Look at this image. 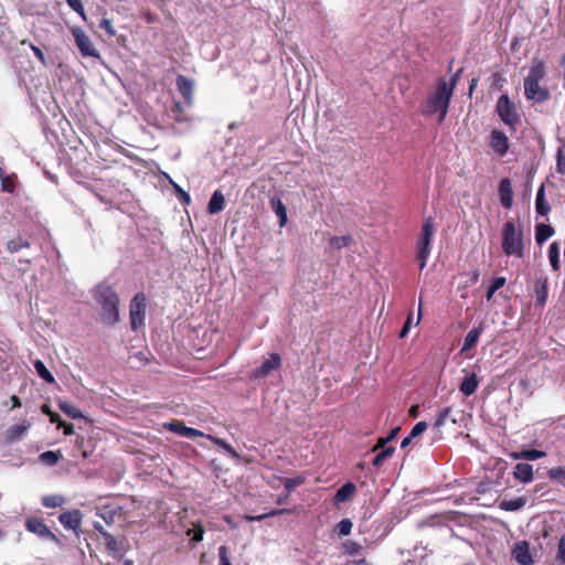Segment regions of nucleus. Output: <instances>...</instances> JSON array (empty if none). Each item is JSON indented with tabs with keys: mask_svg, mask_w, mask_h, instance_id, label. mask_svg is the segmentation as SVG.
<instances>
[{
	"mask_svg": "<svg viewBox=\"0 0 565 565\" xmlns=\"http://www.w3.org/2000/svg\"><path fill=\"white\" fill-rule=\"evenodd\" d=\"M356 491V487L352 482L344 483L340 489L337 490L335 500L338 502L347 501L354 492Z\"/></svg>",
	"mask_w": 565,
	"mask_h": 565,
	"instance_id": "nucleus-29",
	"label": "nucleus"
},
{
	"mask_svg": "<svg viewBox=\"0 0 565 565\" xmlns=\"http://www.w3.org/2000/svg\"><path fill=\"white\" fill-rule=\"evenodd\" d=\"M3 10L0 7V43L7 44L11 40V32L7 25V20L3 18Z\"/></svg>",
	"mask_w": 565,
	"mask_h": 565,
	"instance_id": "nucleus-39",
	"label": "nucleus"
},
{
	"mask_svg": "<svg viewBox=\"0 0 565 565\" xmlns=\"http://www.w3.org/2000/svg\"><path fill=\"white\" fill-rule=\"evenodd\" d=\"M118 508L106 505L97 509V515L100 516L108 525L115 522Z\"/></svg>",
	"mask_w": 565,
	"mask_h": 565,
	"instance_id": "nucleus-30",
	"label": "nucleus"
},
{
	"mask_svg": "<svg viewBox=\"0 0 565 565\" xmlns=\"http://www.w3.org/2000/svg\"><path fill=\"white\" fill-rule=\"evenodd\" d=\"M491 147L499 156H504L509 150V140L504 132L493 130L491 132Z\"/></svg>",
	"mask_w": 565,
	"mask_h": 565,
	"instance_id": "nucleus-14",
	"label": "nucleus"
},
{
	"mask_svg": "<svg viewBox=\"0 0 565 565\" xmlns=\"http://www.w3.org/2000/svg\"><path fill=\"white\" fill-rule=\"evenodd\" d=\"M50 417V422L51 423H57L60 425V423H62V420L60 419V415L52 412L51 415H49Z\"/></svg>",
	"mask_w": 565,
	"mask_h": 565,
	"instance_id": "nucleus-64",
	"label": "nucleus"
},
{
	"mask_svg": "<svg viewBox=\"0 0 565 565\" xmlns=\"http://www.w3.org/2000/svg\"><path fill=\"white\" fill-rule=\"evenodd\" d=\"M25 527L44 541L58 542L57 536L49 529L44 521L39 518H29L25 521Z\"/></svg>",
	"mask_w": 565,
	"mask_h": 565,
	"instance_id": "nucleus-8",
	"label": "nucleus"
},
{
	"mask_svg": "<svg viewBox=\"0 0 565 565\" xmlns=\"http://www.w3.org/2000/svg\"><path fill=\"white\" fill-rule=\"evenodd\" d=\"M548 259L554 270L559 269V245L557 242H553L548 248Z\"/></svg>",
	"mask_w": 565,
	"mask_h": 565,
	"instance_id": "nucleus-32",
	"label": "nucleus"
},
{
	"mask_svg": "<svg viewBox=\"0 0 565 565\" xmlns=\"http://www.w3.org/2000/svg\"><path fill=\"white\" fill-rule=\"evenodd\" d=\"M361 550L362 545L354 541L347 540L342 543V552L347 555H356L361 552Z\"/></svg>",
	"mask_w": 565,
	"mask_h": 565,
	"instance_id": "nucleus-42",
	"label": "nucleus"
},
{
	"mask_svg": "<svg viewBox=\"0 0 565 565\" xmlns=\"http://www.w3.org/2000/svg\"><path fill=\"white\" fill-rule=\"evenodd\" d=\"M478 385L479 381L477 379L476 373H471L470 375L463 379V381L459 385V390L465 396H470L477 391Z\"/></svg>",
	"mask_w": 565,
	"mask_h": 565,
	"instance_id": "nucleus-24",
	"label": "nucleus"
},
{
	"mask_svg": "<svg viewBox=\"0 0 565 565\" xmlns=\"http://www.w3.org/2000/svg\"><path fill=\"white\" fill-rule=\"evenodd\" d=\"M225 207V198L220 190L213 192L207 204V212L212 215L220 213Z\"/></svg>",
	"mask_w": 565,
	"mask_h": 565,
	"instance_id": "nucleus-22",
	"label": "nucleus"
},
{
	"mask_svg": "<svg viewBox=\"0 0 565 565\" xmlns=\"http://www.w3.org/2000/svg\"><path fill=\"white\" fill-rule=\"evenodd\" d=\"M146 297L143 294H137L130 302V322L132 330L139 329L145 323Z\"/></svg>",
	"mask_w": 565,
	"mask_h": 565,
	"instance_id": "nucleus-7",
	"label": "nucleus"
},
{
	"mask_svg": "<svg viewBox=\"0 0 565 565\" xmlns=\"http://www.w3.org/2000/svg\"><path fill=\"white\" fill-rule=\"evenodd\" d=\"M103 537L105 540L106 548L116 555L121 554V550L119 548V544L116 539L110 533H103Z\"/></svg>",
	"mask_w": 565,
	"mask_h": 565,
	"instance_id": "nucleus-40",
	"label": "nucleus"
},
{
	"mask_svg": "<svg viewBox=\"0 0 565 565\" xmlns=\"http://www.w3.org/2000/svg\"><path fill=\"white\" fill-rule=\"evenodd\" d=\"M546 75L545 63L541 60L533 58L529 74L524 79V83L541 82Z\"/></svg>",
	"mask_w": 565,
	"mask_h": 565,
	"instance_id": "nucleus-15",
	"label": "nucleus"
},
{
	"mask_svg": "<svg viewBox=\"0 0 565 565\" xmlns=\"http://www.w3.org/2000/svg\"><path fill=\"white\" fill-rule=\"evenodd\" d=\"M185 425L182 422L173 420L164 424V428L177 435L184 436Z\"/></svg>",
	"mask_w": 565,
	"mask_h": 565,
	"instance_id": "nucleus-46",
	"label": "nucleus"
},
{
	"mask_svg": "<svg viewBox=\"0 0 565 565\" xmlns=\"http://www.w3.org/2000/svg\"><path fill=\"white\" fill-rule=\"evenodd\" d=\"M207 438L212 439L217 446L222 447L231 457L238 458V454L225 440L212 436H207Z\"/></svg>",
	"mask_w": 565,
	"mask_h": 565,
	"instance_id": "nucleus-48",
	"label": "nucleus"
},
{
	"mask_svg": "<svg viewBox=\"0 0 565 565\" xmlns=\"http://www.w3.org/2000/svg\"><path fill=\"white\" fill-rule=\"evenodd\" d=\"M288 510L287 509H281V510H271L270 512L266 513V514H262V515H256V516H253V515H248L246 516V519L248 521H262L264 520L265 518L267 516H275V515H278V514H281V513H285L287 512Z\"/></svg>",
	"mask_w": 565,
	"mask_h": 565,
	"instance_id": "nucleus-52",
	"label": "nucleus"
},
{
	"mask_svg": "<svg viewBox=\"0 0 565 565\" xmlns=\"http://www.w3.org/2000/svg\"><path fill=\"white\" fill-rule=\"evenodd\" d=\"M536 306L544 307L548 297L547 278L540 277L534 282Z\"/></svg>",
	"mask_w": 565,
	"mask_h": 565,
	"instance_id": "nucleus-19",
	"label": "nucleus"
},
{
	"mask_svg": "<svg viewBox=\"0 0 565 565\" xmlns=\"http://www.w3.org/2000/svg\"><path fill=\"white\" fill-rule=\"evenodd\" d=\"M186 534L189 536L193 534L192 541L198 543L203 540L204 529L201 525H195L193 529H189Z\"/></svg>",
	"mask_w": 565,
	"mask_h": 565,
	"instance_id": "nucleus-50",
	"label": "nucleus"
},
{
	"mask_svg": "<svg viewBox=\"0 0 565 565\" xmlns=\"http://www.w3.org/2000/svg\"><path fill=\"white\" fill-rule=\"evenodd\" d=\"M174 188L179 194V198L180 200L185 203V204H189L191 202V198L189 195L188 192H185L184 190H182L180 186H178L177 184H174Z\"/></svg>",
	"mask_w": 565,
	"mask_h": 565,
	"instance_id": "nucleus-60",
	"label": "nucleus"
},
{
	"mask_svg": "<svg viewBox=\"0 0 565 565\" xmlns=\"http://www.w3.org/2000/svg\"><path fill=\"white\" fill-rule=\"evenodd\" d=\"M460 72L461 71H458L454 76L450 77L449 81H446L445 78L438 81L436 89L428 96L426 103L423 106V115H438V121H444L447 116L450 99L457 85Z\"/></svg>",
	"mask_w": 565,
	"mask_h": 565,
	"instance_id": "nucleus-1",
	"label": "nucleus"
},
{
	"mask_svg": "<svg viewBox=\"0 0 565 565\" xmlns=\"http://www.w3.org/2000/svg\"><path fill=\"white\" fill-rule=\"evenodd\" d=\"M524 95L534 103H544L550 98L548 89L541 86L540 82L524 83Z\"/></svg>",
	"mask_w": 565,
	"mask_h": 565,
	"instance_id": "nucleus-10",
	"label": "nucleus"
},
{
	"mask_svg": "<svg viewBox=\"0 0 565 565\" xmlns=\"http://www.w3.org/2000/svg\"><path fill=\"white\" fill-rule=\"evenodd\" d=\"M547 473L551 480L565 483V467L559 466L552 468Z\"/></svg>",
	"mask_w": 565,
	"mask_h": 565,
	"instance_id": "nucleus-44",
	"label": "nucleus"
},
{
	"mask_svg": "<svg viewBox=\"0 0 565 565\" xmlns=\"http://www.w3.org/2000/svg\"><path fill=\"white\" fill-rule=\"evenodd\" d=\"M99 28L105 30V32L109 36H115V34H116V30L114 29L113 23L109 19H106V18L102 19L99 22Z\"/></svg>",
	"mask_w": 565,
	"mask_h": 565,
	"instance_id": "nucleus-55",
	"label": "nucleus"
},
{
	"mask_svg": "<svg viewBox=\"0 0 565 565\" xmlns=\"http://www.w3.org/2000/svg\"><path fill=\"white\" fill-rule=\"evenodd\" d=\"M502 249L507 256L522 258L525 253L522 230H516L512 221L504 223L502 228Z\"/></svg>",
	"mask_w": 565,
	"mask_h": 565,
	"instance_id": "nucleus-3",
	"label": "nucleus"
},
{
	"mask_svg": "<svg viewBox=\"0 0 565 565\" xmlns=\"http://www.w3.org/2000/svg\"><path fill=\"white\" fill-rule=\"evenodd\" d=\"M203 436H205L203 431L198 430L195 428L185 427L184 436L183 437L194 438V437H203Z\"/></svg>",
	"mask_w": 565,
	"mask_h": 565,
	"instance_id": "nucleus-56",
	"label": "nucleus"
},
{
	"mask_svg": "<svg viewBox=\"0 0 565 565\" xmlns=\"http://www.w3.org/2000/svg\"><path fill=\"white\" fill-rule=\"evenodd\" d=\"M30 242L28 239L22 238L21 236L15 237L7 243V249L10 253H17L22 248H29Z\"/></svg>",
	"mask_w": 565,
	"mask_h": 565,
	"instance_id": "nucleus-36",
	"label": "nucleus"
},
{
	"mask_svg": "<svg viewBox=\"0 0 565 565\" xmlns=\"http://www.w3.org/2000/svg\"><path fill=\"white\" fill-rule=\"evenodd\" d=\"M1 190L3 192L13 193L15 190L14 174H4L1 179Z\"/></svg>",
	"mask_w": 565,
	"mask_h": 565,
	"instance_id": "nucleus-45",
	"label": "nucleus"
},
{
	"mask_svg": "<svg viewBox=\"0 0 565 565\" xmlns=\"http://www.w3.org/2000/svg\"><path fill=\"white\" fill-rule=\"evenodd\" d=\"M60 409L65 413L67 416H70L73 419H79L83 418V413L75 407L74 405L66 403V402H60L58 403Z\"/></svg>",
	"mask_w": 565,
	"mask_h": 565,
	"instance_id": "nucleus-37",
	"label": "nucleus"
},
{
	"mask_svg": "<svg viewBox=\"0 0 565 565\" xmlns=\"http://www.w3.org/2000/svg\"><path fill=\"white\" fill-rule=\"evenodd\" d=\"M34 369H35L38 375L45 382H47L50 384L55 382L54 376L52 375V373L47 370V367L41 360L34 361Z\"/></svg>",
	"mask_w": 565,
	"mask_h": 565,
	"instance_id": "nucleus-31",
	"label": "nucleus"
},
{
	"mask_svg": "<svg viewBox=\"0 0 565 565\" xmlns=\"http://www.w3.org/2000/svg\"><path fill=\"white\" fill-rule=\"evenodd\" d=\"M94 298L102 307V319L108 326H115L119 321V298L107 284H99L94 291Z\"/></svg>",
	"mask_w": 565,
	"mask_h": 565,
	"instance_id": "nucleus-2",
	"label": "nucleus"
},
{
	"mask_svg": "<svg viewBox=\"0 0 565 565\" xmlns=\"http://www.w3.org/2000/svg\"><path fill=\"white\" fill-rule=\"evenodd\" d=\"M65 502L64 497L60 494H50L42 498V504L45 508H57L63 505Z\"/></svg>",
	"mask_w": 565,
	"mask_h": 565,
	"instance_id": "nucleus-38",
	"label": "nucleus"
},
{
	"mask_svg": "<svg viewBox=\"0 0 565 565\" xmlns=\"http://www.w3.org/2000/svg\"><path fill=\"white\" fill-rule=\"evenodd\" d=\"M177 87L180 94L183 96L188 105H192L193 103V88L194 83L192 79L185 77L184 75H178L177 77Z\"/></svg>",
	"mask_w": 565,
	"mask_h": 565,
	"instance_id": "nucleus-16",
	"label": "nucleus"
},
{
	"mask_svg": "<svg viewBox=\"0 0 565 565\" xmlns=\"http://www.w3.org/2000/svg\"><path fill=\"white\" fill-rule=\"evenodd\" d=\"M526 503V499L523 497L515 498L513 500H503L499 503V508L503 511H518L522 509Z\"/></svg>",
	"mask_w": 565,
	"mask_h": 565,
	"instance_id": "nucleus-28",
	"label": "nucleus"
},
{
	"mask_svg": "<svg viewBox=\"0 0 565 565\" xmlns=\"http://www.w3.org/2000/svg\"><path fill=\"white\" fill-rule=\"evenodd\" d=\"M451 407H445L443 408L433 425V430L435 431V438L434 440H438L441 437V427L446 424L447 420H451L454 424L457 423V419L451 417Z\"/></svg>",
	"mask_w": 565,
	"mask_h": 565,
	"instance_id": "nucleus-17",
	"label": "nucleus"
},
{
	"mask_svg": "<svg viewBox=\"0 0 565 565\" xmlns=\"http://www.w3.org/2000/svg\"><path fill=\"white\" fill-rule=\"evenodd\" d=\"M554 235V228L551 225L540 223L535 227V239L537 244H542Z\"/></svg>",
	"mask_w": 565,
	"mask_h": 565,
	"instance_id": "nucleus-27",
	"label": "nucleus"
},
{
	"mask_svg": "<svg viewBox=\"0 0 565 565\" xmlns=\"http://www.w3.org/2000/svg\"><path fill=\"white\" fill-rule=\"evenodd\" d=\"M62 458V455L58 451H52L47 450L40 455L39 459L42 463L46 466H55L60 459Z\"/></svg>",
	"mask_w": 565,
	"mask_h": 565,
	"instance_id": "nucleus-33",
	"label": "nucleus"
},
{
	"mask_svg": "<svg viewBox=\"0 0 565 565\" xmlns=\"http://www.w3.org/2000/svg\"><path fill=\"white\" fill-rule=\"evenodd\" d=\"M545 451L537 450V449H524L521 451L512 452L511 458L518 460V459H525V460H536L540 458L545 457Z\"/></svg>",
	"mask_w": 565,
	"mask_h": 565,
	"instance_id": "nucleus-26",
	"label": "nucleus"
},
{
	"mask_svg": "<svg viewBox=\"0 0 565 565\" xmlns=\"http://www.w3.org/2000/svg\"><path fill=\"white\" fill-rule=\"evenodd\" d=\"M351 242V235L333 236L329 239V245L331 249H341L349 246Z\"/></svg>",
	"mask_w": 565,
	"mask_h": 565,
	"instance_id": "nucleus-35",
	"label": "nucleus"
},
{
	"mask_svg": "<svg viewBox=\"0 0 565 565\" xmlns=\"http://www.w3.org/2000/svg\"><path fill=\"white\" fill-rule=\"evenodd\" d=\"M269 203H270V206H271L273 211L275 212V214L279 218V226L280 227L285 226L287 221H288V218H287V209H286L285 204L277 196H273L270 199Z\"/></svg>",
	"mask_w": 565,
	"mask_h": 565,
	"instance_id": "nucleus-23",
	"label": "nucleus"
},
{
	"mask_svg": "<svg viewBox=\"0 0 565 565\" xmlns=\"http://www.w3.org/2000/svg\"><path fill=\"white\" fill-rule=\"evenodd\" d=\"M30 423L24 420L23 423L19 425L11 426L7 431L8 440L14 441L18 439H21L23 435L29 430Z\"/></svg>",
	"mask_w": 565,
	"mask_h": 565,
	"instance_id": "nucleus-25",
	"label": "nucleus"
},
{
	"mask_svg": "<svg viewBox=\"0 0 565 565\" xmlns=\"http://www.w3.org/2000/svg\"><path fill=\"white\" fill-rule=\"evenodd\" d=\"M505 282H507L505 277H495L491 281V285L487 290V294H486L487 300H491L493 295L495 294V291L499 290L500 288H502L505 285Z\"/></svg>",
	"mask_w": 565,
	"mask_h": 565,
	"instance_id": "nucleus-41",
	"label": "nucleus"
},
{
	"mask_svg": "<svg viewBox=\"0 0 565 565\" xmlns=\"http://www.w3.org/2000/svg\"><path fill=\"white\" fill-rule=\"evenodd\" d=\"M557 561L561 562L562 564H565V540L562 539L559 541V545H558V552H557V556H556Z\"/></svg>",
	"mask_w": 565,
	"mask_h": 565,
	"instance_id": "nucleus-58",
	"label": "nucleus"
},
{
	"mask_svg": "<svg viewBox=\"0 0 565 565\" xmlns=\"http://www.w3.org/2000/svg\"><path fill=\"white\" fill-rule=\"evenodd\" d=\"M218 565H232L228 558V548L226 545H221L218 547Z\"/></svg>",
	"mask_w": 565,
	"mask_h": 565,
	"instance_id": "nucleus-53",
	"label": "nucleus"
},
{
	"mask_svg": "<svg viewBox=\"0 0 565 565\" xmlns=\"http://www.w3.org/2000/svg\"><path fill=\"white\" fill-rule=\"evenodd\" d=\"M58 427H63L64 428V434L66 436H70V435L74 434V427H73L72 424H65L64 422H62V423H60Z\"/></svg>",
	"mask_w": 565,
	"mask_h": 565,
	"instance_id": "nucleus-61",
	"label": "nucleus"
},
{
	"mask_svg": "<svg viewBox=\"0 0 565 565\" xmlns=\"http://www.w3.org/2000/svg\"><path fill=\"white\" fill-rule=\"evenodd\" d=\"M434 233V221L431 217H428L424 221L417 238L416 260L418 262V267L420 270L425 268L427 259L430 255V244L433 241Z\"/></svg>",
	"mask_w": 565,
	"mask_h": 565,
	"instance_id": "nucleus-4",
	"label": "nucleus"
},
{
	"mask_svg": "<svg viewBox=\"0 0 565 565\" xmlns=\"http://www.w3.org/2000/svg\"><path fill=\"white\" fill-rule=\"evenodd\" d=\"M515 480L521 483H530L533 480V467L530 463H516L512 472Z\"/></svg>",
	"mask_w": 565,
	"mask_h": 565,
	"instance_id": "nucleus-18",
	"label": "nucleus"
},
{
	"mask_svg": "<svg viewBox=\"0 0 565 565\" xmlns=\"http://www.w3.org/2000/svg\"><path fill=\"white\" fill-rule=\"evenodd\" d=\"M344 565H370L365 558L348 561Z\"/></svg>",
	"mask_w": 565,
	"mask_h": 565,
	"instance_id": "nucleus-63",
	"label": "nucleus"
},
{
	"mask_svg": "<svg viewBox=\"0 0 565 565\" xmlns=\"http://www.w3.org/2000/svg\"><path fill=\"white\" fill-rule=\"evenodd\" d=\"M281 365V358L278 353H270L268 358L264 360L260 366L256 367L252 372L253 379L266 377L271 371L277 370Z\"/></svg>",
	"mask_w": 565,
	"mask_h": 565,
	"instance_id": "nucleus-9",
	"label": "nucleus"
},
{
	"mask_svg": "<svg viewBox=\"0 0 565 565\" xmlns=\"http://www.w3.org/2000/svg\"><path fill=\"white\" fill-rule=\"evenodd\" d=\"M535 210L541 216H546L551 212V205L545 198V185L542 183L536 192Z\"/></svg>",
	"mask_w": 565,
	"mask_h": 565,
	"instance_id": "nucleus-21",
	"label": "nucleus"
},
{
	"mask_svg": "<svg viewBox=\"0 0 565 565\" xmlns=\"http://www.w3.org/2000/svg\"><path fill=\"white\" fill-rule=\"evenodd\" d=\"M71 31L74 36L75 44L84 57L100 58L99 52L95 49L92 40L83 29L75 26Z\"/></svg>",
	"mask_w": 565,
	"mask_h": 565,
	"instance_id": "nucleus-6",
	"label": "nucleus"
},
{
	"mask_svg": "<svg viewBox=\"0 0 565 565\" xmlns=\"http://www.w3.org/2000/svg\"><path fill=\"white\" fill-rule=\"evenodd\" d=\"M399 431V427L391 430L390 435L379 439L377 444L372 448V451L376 452L380 448L384 447L387 443L392 441Z\"/></svg>",
	"mask_w": 565,
	"mask_h": 565,
	"instance_id": "nucleus-47",
	"label": "nucleus"
},
{
	"mask_svg": "<svg viewBox=\"0 0 565 565\" xmlns=\"http://www.w3.org/2000/svg\"><path fill=\"white\" fill-rule=\"evenodd\" d=\"M31 49L34 53V55L41 61V62H44V54L42 52V50L35 45H31Z\"/></svg>",
	"mask_w": 565,
	"mask_h": 565,
	"instance_id": "nucleus-62",
	"label": "nucleus"
},
{
	"mask_svg": "<svg viewBox=\"0 0 565 565\" xmlns=\"http://www.w3.org/2000/svg\"><path fill=\"white\" fill-rule=\"evenodd\" d=\"M512 558L520 565H532L534 558L532 556L530 544L527 541H518L511 552Z\"/></svg>",
	"mask_w": 565,
	"mask_h": 565,
	"instance_id": "nucleus-11",
	"label": "nucleus"
},
{
	"mask_svg": "<svg viewBox=\"0 0 565 565\" xmlns=\"http://www.w3.org/2000/svg\"><path fill=\"white\" fill-rule=\"evenodd\" d=\"M499 196L501 205L510 209L513 204V190L510 179L503 178L499 183Z\"/></svg>",
	"mask_w": 565,
	"mask_h": 565,
	"instance_id": "nucleus-13",
	"label": "nucleus"
},
{
	"mask_svg": "<svg viewBox=\"0 0 565 565\" xmlns=\"http://www.w3.org/2000/svg\"><path fill=\"white\" fill-rule=\"evenodd\" d=\"M394 447H382L377 450L372 463L374 467H380L387 458H390L394 452Z\"/></svg>",
	"mask_w": 565,
	"mask_h": 565,
	"instance_id": "nucleus-34",
	"label": "nucleus"
},
{
	"mask_svg": "<svg viewBox=\"0 0 565 565\" xmlns=\"http://www.w3.org/2000/svg\"><path fill=\"white\" fill-rule=\"evenodd\" d=\"M484 330V322H481L478 327L472 328L467 335L461 348V352L470 351L476 347L479 341L481 333Z\"/></svg>",
	"mask_w": 565,
	"mask_h": 565,
	"instance_id": "nucleus-20",
	"label": "nucleus"
},
{
	"mask_svg": "<svg viewBox=\"0 0 565 565\" xmlns=\"http://www.w3.org/2000/svg\"><path fill=\"white\" fill-rule=\"evenodd\" d=\"M555 170L559 174H565V153L563 149L557 150Z\"/></svg>",
	"mask_w": 565,
	"mask_h": 565,
	"instance_id": "nucleus-49",
	"label": "nucleus"
},
{
	"mask_svg": "<svg viewBox=\"0 0 565 565\" xmlns=\"http://www.w3.org/2000/svg\"><path fill=\"white\" fill-rule=\"evenodd\" d=\"M412 321H413V316L412 313L408 315L402 330H401V333H399V337L401 338H405L411 329V326H412Z\"/></svg>",
	"mask_w": 565,
	"mask_h": 565,
	"instance_id": "nucleus-59",
	"label": "nucleus"
},
{
	"mask_svg": "<svg viewBox=\"0 0 565 565\" xmlns=\"http://www.w3.org/2000/svg\"><path fill=\"white\" fill-rule=\"evenodd\" d=\"M70 8L85 19V11L82 0H66Z\"/></svg>",
	"mask_w": 565,
	"mask_h": 565,
	"instance_id": "nucleus-51",
	"label": "nucleus"
},
{
	"mask_svg": "<svg viewBox=\"0 0 565 565\" xmlns=\"http://www.w3.org/2000/svg\"><path fill=\"white\" fill-rule=\"evenodd\" d=\"M495 108L500 119L508 126L513 127L520 120L515 105L510 100L508 95H501L499 97Z\"/></svg>",
	"mask_w": 565,
	"mask_h": 565,
	"instance_id": "nucleus-5",
	"label": "nucleus"
},
{
	"mask_svg": "<svg viewBox=\"0 0 565 565\" xmlns=\"http://www.w3.org/2000/svg\"><path fill=\"white\" fill-rule=\"evenodd\" d=\"M301 482H302V480L300 478H297V479L287 478L284 481V486L287 491H291L295 487L299 486Z\"/></svg>",
	"mask_w": 565,
	"mask_h": 565,
	"instance_id": "nucleus-57",
	"label": "nucleus"
},
{
	"mask_svg": "<svg viewBox=\"0 0 565 565\" xmlns=\"http://www.w3.org/2000/svg\"><path fill=\"white\" fill-rule=\"evenodd\" d=\"M58 521L65 529L76 531L82 523V513L79 510L66 511L60 514Z\"/></svg>",
	"mask_w": 565,
	"mask_h": 565,
	"instance_id": "nucleus-12",
	"label": "nucleus"
},
{
	"mask_svg": "<svg viewBox=\"0 0 565 565\" xmlns=\"http://www.w3.org/2000/svg\"><path fill=\"white\" fill-rule=\"evenodd\" d=\"M428 425L426 422H418L413 429L411 430L409 438H416L419 435H422L424 431H426Z\"/></svg>",
	"mask_w": 565,
	"mask_h": 565,
	"instance_id": "nucleus-54",
	"label": "nucleus"
},
{
	"mask_svg": "<svg viewBox=\"0 0 565 565\" xmlns=\"http://www.w3.org/2000/svg\"><path fill=\"white\" fill-rule=\"evenodd\" d=\"M352 527H353V523L350 519H343L341 520L337 526H335V532L340 535V536H347L351 533L352 531Z\"/></svg>",
	"mask_w": 565,
	"mask_h": 565,
	"instance_id": "nucleus-43",
	"label": "nucleus"
}]
</instances>
